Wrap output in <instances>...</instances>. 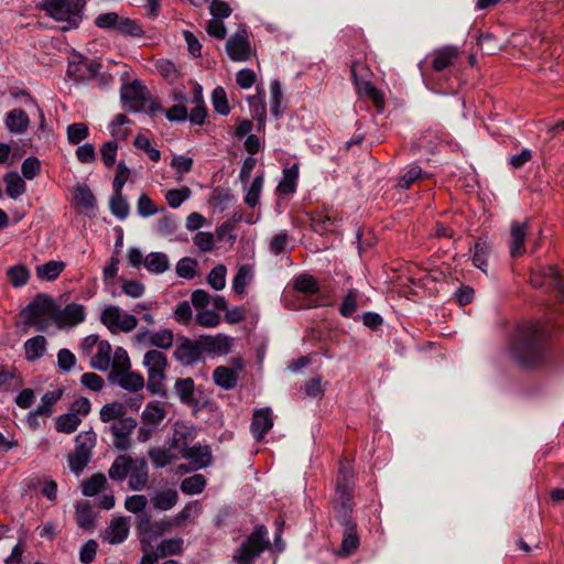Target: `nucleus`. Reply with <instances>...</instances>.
<instances>
[{"instance_id":"338daca9","label":"nucleus","mask_w":564,"mask_h":564,"mask_svg":"<svg viewBox=\"0 0 564 564\" xmlns=\"http://www.w3.org/2000/svg\"><path fill=\"white\" fill-rule=\"evenodd\" d=\"M117 31L122 34L139 37L143 34V30L137 21L129 18H120L117 26Z\"/></svg>"},{"instance_id":"f704fd0d","label":"nucleus","mask_w":564,"mask_h":564,"mask_svg":"<svg viewBox=\"0 0 564 564\" xmlns=\"http://www.w3.org/2000/svg\"><path fill=\"white\" fill-rule=\"evenodd\" d=\"M145 269L154 274H161L169 270L170 260L163 252H151L144 258Z\"/></svg>"},{"instance_id":"4be33fe9","label":"nucleus","mask_w":564,"mask_h":564,"mask_svg":"<svg viewBox=\"0 0 564 564\" xmlns=\"http://www.w3.org/2000/svg\"><path fill=\"white\" fill-rule=\"evenodd\" d=\"M112 348L109 341L100 340L96 354L91 357L90 367L99 371L111 368Z\"/></svg>"},{"instance_id":"39448f33","label":"nucleus","mask_w":564,"mask_h":564,"mask_svg":"<svg viewBox=\"0 0 564 564\" xmlns=\"http://www.w3.org/2000/svg\"><path fill=\"white\" fill-rule=\"evenodd\" d=\"M143 366L148 372L147 388L153 395L165 397L164 381L166 379L167 357L158 349L149 350L143 356Z\"/></svg>"},{"instance_id":"ea45409f","label":"nucleus","mask_w":564,"mask_h":564,"mask_svg":"<svg viewBox=\"0 0 564 564\" xmlns=\"http://www.w3.org/2000/svg\"><path fill=\"white\" fill-rule=\"evenodd\" d=\"M99 416L104 423L118 422L126 417V406L117 401L107 403L100 409Z\"/></svg>"},{"instance_id":"0eeeda50","label":"nucleus","mask_w":564,"mask_h":564,"mask_svg":"<svg viewBox=\"0 0 564 564\" xmlns=\"http://www.w3.org/2000/svg\"><path fill=\"white\" fill-rule=\"evenodd\" d=\"M226 52L234 62H247L251 58L253 50L246 26H239L227 40Z\"/></svg>"},{"instance_id":"79ce46f5","label":"nucleus","mask_w":564,"mask_h":564,"mask_svg":"<svg viewBox=\"0 0 564 564\" xmlns=\"http://www.w3.org/2000/svg\"><path fill=\"white\" fill-rule=\"evenodd\" d=\"M109 205L112 215L118 219L124 220L129 216L130 206L127 198L122 195V191H113Z\"/></svg>"},{"instance_id":"6ab92c4d","label":"nucleus","mask_w":564,"mask_h":564,"mask_svg":"<svg viewBox=\"0 0 564 564\" xmlns=\"http://www.w3.org/2000/svg\"><path fill=\"white\" fill-rule=\"evenodd\" d=\"M101 64L98 62L80 61L78 63H69L67 74L75 80L93 79L98 76Z\"/></svg>"},{"instance_id":"f8f14e48","label":"nucleus","mask_w":564,"mask_h":564,"mask_svg":"<svg viewBox=\"0 0 564 564\" xmlns=\"http://www.w3.org/2000/svg\"><path fill=\"white\" fill-rule=\"evenodd\" d=\"M129 532V519L127 517H117L113 518L109 525L100 533V538L102 541L115 545L124 542Z\"/></svg>"},{"instance_id":"7ed1b4c3","label":"nucleus","mask_w":564,"mask_h":564,"mask_svg":"<svg viewBox=\"0 0 564 564\" xmlns=\"http://www.w3.org/2000/svg\"><path fill=\"white\" fill-rule=\"evenodd\" d=\"M85 6V0H43L41 9L50 18L64 23L63 31H68L78 28Z\"/></svg>"},{"instance_id":"4d7b16f0","label":"nucleus","mask_w":564,"mask_h":564,"mask_svg":"<svg viewBox=\"0 0 564 564\" xmlns=\"http://www.w3.org/2000/svg\"><path fill=\"white\" fill-rule=\"evenodd\" d=\"M488 254L489 247L487 246L486 241H476L473 249V263L484 272L486 271Z\"/></svg>"},{"instance_id":"4468645a","label":"nucleus","mask_w":564,"mask_h":564,"mask_svg":"<svg viewBox=\"0 0 564 564\" xmlns=\"http://www.w3.org/2000/svg\"><path fill=\"white\" fill-rule=\"evenodd\" d=\"M128 477V486L133 491H141L148 486L149 467L144 458H133Z\"/></svg>"},{"instance_id":"774afa93","label":"nucleus","mask_w":564,"mask_h":564,"mask_svg":"<svg viewBox=\"0 0 564 564\" xmlns=\"http://www.w3.org/2000/svg\"><path fill=\"white\" fill-rule=\"evenodd\" d=\"M130 366L128 352L122 347H118L112 352L111 368H113L115 371H126L130 369Z\"/></svg>"},{"instance_id":"2f4dec72","label":"nucleus","mask_w":564,"mask_h":564,"mask_svg":"<svg viewBox=\"0 0 564 564\" xmlns=\"http://www.w3.org/2000/svg\"><path fill=\"white\" fill-rule=\"evenodd\" d=\"M97 444V435L93 430L84 431L75 437V448L77 453L85 454L93 458V452Z\"/></svg>"},{"instance_id":"cd10ccee","label":"nucleus","mask_w":564,"mask_h":564,"mask_svg":"<svg viewBox=\"0 0 564 564\" xmlns=\"http://www.w3.org/2000/svg\"><path fill=\"white\" fill-rule=\"evenodd\" d=\"M250 112L253 119L259 123V129L264 126L267 117V107L264 102V90L257 88V94L248 98Z\"/></svg>"},{"instance_id":"6e6552de","label":"nucleus","mask_w":564,"mask_h":564,"mask_svg":"<svg viewBox=\"0 0 564 564\" xmlns=\"http://www.w3.org/2000/svg\"><path fill=\"white\" fill-rule=\"evenodd\" d=\"M54 307L52 299L46 294H37L21 312L25 322L31 325H35L39 330L44 327L41 318L46 314L51 313V308Z\"/></svg>"},{"instance_id":"bf43d9fd","label":"nucleus","mask_w":564,"mask_h":564,"mask_svg":"<svg viewBox=\"0 0 564 564\" xmlns=\"http://www.w3.org/2000/svg\"><path fill=\"white\" fill-rule=\"evenodd\" d=\"M212 102L216 112L227 116L230 112L227 95L223 87L218 86L212 94Z\"/></svg>"},{"instance_id":"c9c22d12","label":"nucleus","mask_w":564,"mask_h":564,"mask_svg":"<svg viewBox=\"0 0 564 564\" xmlns=\"http://www.w3.org/2000/svg\"><path fill=\"white\" fill-rule=\"evenodd\" d=\"M25 358L29 361H34L44 356L46 351V338L37 335L28 339L24 343Z\"/></svg>"},{"instance_id":"49530a36","label":"nucleus","mask_w":564,"mask_h":564,"mask_svg":"<svg viewBox=\"0 0 564 564\" xmlns=\"http://www.w3.org/2000/svg\"><path fill=\"white\" fill-rule=\"evenodd\" d=\"M206 487V478L200 474H195L182 480L181 490L186 495L200 494Z\"/></svg>"},{"instance_id":"69168bd1","label":"nucleus","mask_w":564,"mask_h":564,"mask_svg":"<svg viewBox=\"0 0 564 564\" xmlns=\"http://www.w3.org/2000/svg\"><path fill=\"white\" fill-rule=\"evenodd\" d=\"M358 291L350 289L339 306V313L344 317H350L357 308Z\"/></svg>"},{"instance_id":"f03ea898","label":"nucleus","mask_w":564,"mask_h":564,"mask_svg":"<svg viewBox=\"0 0 564 564\" xmlns=\"http://www.w3.org/2000/svg\"><path fill=\"white\" fill-rule=\"evenodd\" d=\"M546 329L535 323L520 325L511 340V358L520 366L533 368L543 362L546 357Z\"/></svg>"},{"instance_id":"a18cd8bd","label":"nucleus","mask_w":564,"mask_h":564,"mask_svg":"<svg viewBox=\"0 0 564 564\" xmlns=\"http://www.w3.org/2000/svg\"><path fill=\"white\" fill-rule=\"evenodd\" d=\"M184 540L182 538L165 539L156 546L158 555L166 557L169 555H178L183 552Z\"/></svg>"},{"instance_id":"13d9d810","label":"nucleus","mask_w":564,"mask_h":564,"mask_svg":"<svg viewBox=\"0 0 564 564\" xmlns=\"http://www.w3.org/2000/svg\"><path fill=\"white\" fill-rule=\"evenodd\" d=\"M226 267L224 264H217L210 270L207 282L214 290L220 291L226 285Z\"/></svg>"},{"instance_id":"b1692460","label":"nucleus","mask_w":564,"mask_h":564,"mask_svg":"<svg viewBox=\"0 0 564 564\" xmlns=\"http://www.w3.org/2000/svg\"><path fill=\"white\" fill-rule=\"evenodd\" d=\"M165 408L160 402L152 401L145 405L141 419L143 424L156 429L165 419Z\"/></svg>"},{"instance_id":"58836bf2","label":"nucleus","mask_w":564,"mask_h":564,"mask_svg":"<svg viewBox=\"0 0 564 564\" xmlns=\"http://www.w3.org/2000/svg\"><path fill=\"white\" fill-rule=\"evenodd\" d=\"M76 522L84 530H93L96 513L88 502H80L76 506Z\"/></svg>"},{"instance_id":"aec40b11","label":"nucleus","mask_w":564,"mask_h":564,"mask_svg":"<svg viewBox=\"0 0 564 564\" xmlns=\"http://www.w3.org/2000/svg\"><path fill=\"white\" fill-rule=\"evenodd\" d=\"M4 124L11 133L23 134L30 126V119L24 110L14 108L7 112Z\"/></svg>"},{"instance_id":"1a4fd4ad","label":"nucleus","mask_w":564,"mask_h":564,"mask_svg":"<svg viewBox=\"0 0 564 564\" xmlns=\"http://www.w3.org/2000/svg\"><path fill=\"white\" fill-rule=\"evenodd\" d=\"M205 351V346L197 340L182 337L174 349V358L183 366H191L199 361Z\"/></svg>"},{"instance_id":"473e14b6","label":"nucleus","mask_w":564,"mask_h":564,"mask_svg":"<svg viewBox=\"0 0 564 564\" xmlns=\"http://www.w3.org/2000/svg\"><path fill=\"white\" fill-rule=\"evenodd\" d=\"M7 195L12 199H18L26 191L23 178L17 172H9L4 175Z\"/></svg>"},{"instance_id":"7c9ffc66","label":"nucleus","mask_w":564,"mask_h":564,"mask_svg":"<svg viewBox=\"0 0 564 564\" xmlns=\"http://www.w3.org/2000/svg\"><path fill=\"white\" fill-rule=\"evenodd\" d=\"M311 226L315 232L324 235L334 231L337 227V223L328 213L316 212L312 215Z\"/></svg>"},{"instance_id":"8fccbe9b","label":"nucleus","mask_w":564,"mask_h":564,"mask_svg":"<svg viewBox=\"0 0 564 564\" xmlns=\"http://www.w3.org/2000/svg\"><path fill=\"white\" fill-rule=\"evenodd\" d=\"M192 195V191L187 186L172 188L165 193V199L171 208H178Z\"/></svg>"},{"instance_id":"6e6d98bb","label":"nucleus","mask_w":564,"mask_h":564,"mask_svg":"<svg viewBox=\"0 0 564 564\" xmlns=\"http://www.w3.org/2000/svg\"><path fill=\"white\" fill-rule=\"evenodd\" d=\"M62 395H63L62 389L45 392L41 399V404L36 408L37 413H44L45 415H51L53 412L54 404L62 398Z\"/></svg>"},{"instance_id":"c03bdc74","label":"nucleus","mask_w":564,"mask_h":564,"mask_svg":"<svg viewBox=\"0 0 564 564\" xmlns=\"http://www.w3.org/2000/svg\"><path fill=\"white\" fill-rule=\"evenodd\" d=\"M82 423V417L76 416L75 413L61 414L55 419V430L58 433L72 434Z\"/></svg>"},{"instance_id":"3c124183","label":"nucleus","mask_w":564,"mask_h":564,"mask_svg":"<svg viewBox=\"0 0 564 564\" xmlns=\"http://www.w3.org/2000/svg\"><path fill=\"white\" fill-rule=\"evenodd\" d=\"M293 286L297 292L315 294L318 292V283L311 274H302L294 279Z\"/></svg>"},{"instance_id":"e2e57ef3","label":"nucleus","mask_w":564,"mask_h":564,"mask_svg":"<svg viewBox=\"0 0 564 564\" xmlns=\"http://www.w3.org/2000/svg\"><path fill=\"white\" fill-rule=\"evenodd\" d=\"M350 73L356 88L360 87L362 83H369L370 69L360 61L352 62Z\"/></svg>"},{"instance_id":"412c9836","label":"nucleus","mask_w":564,"mask_h":564,"mask_svg":"<svg viewBox=\"0 0 564 564\" xmlns=\"http://www.w3.org/2000/svg\"><path fill=\"white\" fill-rule=\"evenodd\" d=\"M432 67L435 72H442L449 67L458 57V48L453 45L443 46L433 52Z\"/></svg>"},{"instance_id":"864d4df0","label":"nucleus","mask_w":564,"mask_h":564,"mask_svg":"<svg viewBox=\"0 0 564 564\" xmlns=\"http://www.w3.org/2000/svg\"><path fill=\"white\" fill-rule=\"evenodd\" d=\"M194 161L189 156L174 155L171 161V166L175 171L176 180L181 182L185 174L189 173L193 169Z\"/></svg>"},{"instance_id":"9b49d317","label":"nucleus","mask_w":564,"mask_h":564,"mask_svg":"<svg viewBox=\"0 0 564 564\" xmlns=\"http://www.w3.org/2000/svg\"><path fill=\"white\" fill-rule=\"evenodd\" d=\"M137 421L131 416H126L118 422L111 423L110 433L113 436V446L119 451H127L131 446L130 434L137 427Z\"/></svg>"},{"instance_id":"dca6fc26","label":"nucleus","mask_w":564,"mask_h":564,"mask_svg":"<svg viewBox=\"0 0 564 564\" xmlns=\"http://www.w3.org/2000/svg\"><path fill=\"white\" fill-rule=\"evenodd\" d=\"M109 379L129 392H138L144 387L143 376L139 372H133L130 370L113 371L110 373Z\"/></svg>"},{"instance_id":"423d86ee","label":"nucleus","mask_w":564,"mask_h":564,"mask_svg":"<svg viewBox=\"0 0 564 564\" xmlns=\"http://www.w3.org/2000/svg\"><path fill=\"white\" fill-rule=\"evenodd\" d=\"M268 529L257 525L245 542L235 550L232 558L237 564H253L254 560L269 547Z\"/></svg>"},{"instance_id":"20e7f679","label":"nucleus","mask_w":564,"mask_h":564,"mask_svg":"<svg viewBox=\"0 0 564 564\" xmlns=\"http://www.w3.org/2000/svg\"><path fill=\"white\" fill-rule=\"evenodd\" d=\"M120 98L123 108L131 112H147L154 116L161 110L159 104L151 98L149 89L138 79L122 85Z\"/></svg>"},{"instance_id":"c756f323","label":"nucleus","mask_w":564,"mask_h":564,"mask_svg":"<svg viewBox=\"0 0 564 564\" xmlns=\"http://www.w3.org/2000/svg\"><path fill=\"white\" fill-rule=\"evenodd\" d=\"M429 176L430 174L423 171L420 165L413 163L409 165L406 171L399 177L395 186L400 189H409L415 182Z\"/></svg>"},{"instance_id":"393cba45","label":"nucleus","mask_w":564,"mask_h":564,"mask_svg":"<svg viewBox=\"0 0 564 564\" xmlns=\"http://www.w3.org/2000/svg\"><path fill=\"white\" fill-rule=\"evenodd\" d=\"M133 458L129 455H119L112 462L108 475L113 481H123L128 475L132 465Z\"/></svg>"},{"instance_id":"bb28decb","label":"nucleus","mask_w":564,"mask_h":564,"mask_svg":"<svg viewBox=\"0 0 564 564\" xmlns=\"http://www.w3.org/2000/svg\"><path fill=\"white\" fill-rule=\"evenodd\" d=\"M177 501L178 492L172 488L160 490L151 497L153 508L161 511L171 510Z\"/></svg>"},{"instance_id":"680f3d73","label":"nucleus","mask_w":564,"mask_h":564,"mask_svg":"<svg viewBox=\"0 0 564 564\" xmlns=\"http://www.w3.org/2000/svg\"><path fill=\"white\" fill-rule=\"evenodd\" d=\"M197 261L185 257L176 263V274L183 279H193L196 275Z\"/></svg>"},{"instance_id":"5fc2aeb1","label":"nucleus","mask_w":564,"mask_h":564,"mask_svg":"<svg viewBox=\"0 0 564 564\" xmlns=\"http://www.w3.org/2000/svg\"><path fill=\"white\" fill-rule=\"evenodd\" d=\"M67 140L70 144H79L88 138L89 129L84 122L72 123L67 127Z\"/></svg>"},{"instance_id":"2eb2a0df","label":"nucleus","mask_w":564,"mask_h":564,"mask_svg":"<svg viewBox=\"0 0 564 564\" xmlns=\"http://www.w3.org/2000/svg\"><path fill=\"white\" fill-rule=\"evenodd\" d=\"M180 457L187 459L193 466L194 470L203 469L209 466L213 462V455L209 445L189 446L188 449L183 452Z\"/></svg>"},{"instance_id":"9d476101","label":"nucleus","mask_w":564,"mask_h":564,"mask_svg":"<svg viewBox=\"0 0 564 564\" xmlns=\"http://www.w3.org/2000/svg\"><path fill=\"white\" fill-rule=\"evenodd\" d=\"M86 318L85 306L79 303H69L64 308H58L53 314V319L58 328H72L83 323Z\"/></svg>"},{"instance_id":"4c0bfd02","label":"nucleus","mask_w":564,"mask_h":564,"mask_svg":"<svg viewBox=\"0 0 564 564\" xmlns=\"http://www.w3.org/2000/svg\"><path fill=\"white\" fill-rule=\"evenodd\" d=\"M174 389L183 404L191 405L195 402V383L192 378L177 379L175 381Z\"/></svg>"},{"instance_id":"0e129e2a","label":"nucleus","mask_w":564,"mask_h":564,"mask_svg":"<svg viewBox=\"0 0 564 564\" xmlns=\"http://www.w3.org/2000/svg\"><path fill=\"white\" fill-rule=\"evenodd\" d=\"M122 314L123 313L120 307L115 305H108L102 310L100 321L111 333L113 332V327L118 318H120Z\"/></svg>"},{"instance_id":"37998d69","label":"nucleus","mask_w":564,"mask_h":564,"mask_svg":"<svg viewBox=\"0 0 564 564\" xmlns=\"http://www.w3.org/2000/svg\"><path fill=\"white\" fill-rule=\"evenodd\" d=\"M299 178L297 165H293L283 171V178L279 182L278 191L284 195L293 194L296 191Z\"/></svg>"},{"instance_id":"de8ad7c7","label":"nucleus","mask_w":564,"mask_h":564,"mask_svg":"<svg viewBox=\"0 0 564 564\" xmlns=\"http://www.w3.org/2000/svg\"><path fill=\"white\" fill-rule=\"evenodd\" d=\"M74 199L76 205L83 208H93L95 206L96 198L86 184H78L74 189Z\"/></svg>"},{"instance_id":"f257e3e1","label":"nucleus","mask_w":564,"mask_h":564,"mask_svg":"<svg viewBox=\"0 0 564 564\" xmlns=\"http://www.w3.org/2000/svg\"><path fill=\"white\" fill-rule=\"evenodd\" d=\"M354 487V468L349 460L343 459L339 462L334 497L335 518L344 528L341 545L335 554L343 558L352 555L360 545L357 524L351 518Z\"/></svg>"},{"instance_id":"a211bd4d","label":"nucleus","mask_w":564,"mask_h":564,"mask_svg":"<svg viewBox=\"0 0 564 564\" xmlns=\"http://www.w3.org/2000/svg\"><path fill=\"white\" fill-rule=\"evenodd\" d=\"M528 235L527 221H513L510 227V256L518 258L525 252L524 240Z\"/></svg>"},{"instance_id":"ddd939ff","label":"nucleus","mask_w":564,"mask_h":564,"mask_svg":"<svg viewBox=\"0 0 564 564\" xmlns=\"http://www.w3.org/2000/svg\"><path fill=\"white\" fill-rule=\"evenodd\" d=\"M196 436L195 429L186 425L183 422H176L173 429V436L169 441L170 446L181 456L183 452L188 449L189 443Z\"/></svg>"},{"instance_id":"052dcab7","label":"nucleus","mask_w":564,"mask_h":564,"mask_svg":"<svg viewBox=\"0 0 564 564\" xmlns=\"http://www.w3.org/2000/svg\"><path fill=\"white\" fill-rule=\"evenodd\" d=\"M263 187V176L259 175L253 178L251 182L246 195H245V203L249 207H254L259 203L260 193Z\"/></svg>"},{"instance_id":"72a5a7b5","label":"nucleus","mask_w":564,"mask_h":564,"mask_svg":"<svg viewBox=\"0 0 564 564\" xmlns=\"http://www.w3.org/2000/svg\"><path fill=\"white\" fill-rule=\"evenodd\" d=\"M6 273L9 279L10 284L14 289H20V288L26 285L31 278V272H30L29 268L22 263L9 267L6 271Z\"/></svg>"},{"instance_id":"f3484780","label":"nucleus","mask_w":564,"mask_h":564,"mask_svg":"<svg viewBox=\"0 0 564 564\" xmlns=\"http://www.w3.org/2000/svg\"><path fill=\"white\" fill-rule=\"evenodd\" d=\"M272 426L273 417L270 409L265 408L254 411L250 430L256 441H261Z\"/></svg>"},{"instance_id":"5701e85b","label":"nucleus","mask_w":564,"mask_h":564,"mask_svg":"<svg viewBox=\"0 0 564 564\" xmlns=\"http://www.w3.org/2000/svg\"><path fill=\"white\" fill-rule=\"evenodd\" d=\"M155 468H163L177 460L180 455L167 443V447H152L148 452Z\"/></svg>"},{"instance_id":"c85d7f7f","label":"nucleus","mask_w":564,"mask_h":564,"mask_svg":"<svg viewBox=\"0 0 564 564\" xmlns=\"http://www.w3.org/2000/svg\"><path fill=\"white\" fill-rule=\"evenodd\" d=\"M213 379L216 386L231 390L237 386L238 375L229 367L218 366L213 372Z\"/></svg>"},{"instance_id":"603ef678","label":"nucleus","mask_w":564,"mask_h":564,"mask_svg":"<svg viewBox=\"0 0 564 564\" xmlns=\"http://www.w3.org/2000/svg\"><path fill=\"white\" fill-rule=\"evenodd\" d=\"M90 460L91 457L75 451H72L67 455L68 468L76 476H79L84 471Z\"/></svg>"},{"instance_id":"e433bc0d","label":"nucleus","mask_w":564,"mask_h":564,"mask_svg":"<svg viewBox=\"0 0 564 564\" xmlns=\"http://www.w3.org/2000/svg\"><path fill=\"white\" fill-rule=\"evenodd\" d=\"M108 486V480L102 473H96L83 482L82 491L86 497H94Z\"/></svg>"},{"instance_id":"a878e982","label":"nucleus","mask_w":564,"mask_h":564,"mask_svg":"<svg viewBox=\"0 0 564 564\" xmlns=\"http://www.w3.org/2000/svg\"><path fill=\"white\" fill-rule=\"evenodd\" d=\"M66 264L61 260H50L35 268V273L41 281H55L64 271Z\"/></svg>"},{"instance_id":"09e8293b","label":"nucleus","mask_w":564,"mask_h":564,"mask_svg":"<svg viewBox=\"0 0 564 564\" xmlns=\"http://www.w3.org/2000/svg\"><path fill=\"white\" fill-rule=\"evenodd\" d=\"M358 93L362 96L371 99L379 112H381L384 108V97L381 90L375 87L370 82L362 83L360 87L357 88Z\"/></svg>"},{"instance_id":"a19ab883","label":"nucleus","mask_w":564,"mask_h":564,"mask_svg":"<svg viewBox=\"0 0 564 564\" xmlns=\"http://www.w3.org/2000/svg\"><path fill=\"white\" fill-rule=\"evenodd\" d=\"M253 269L250 264H242L238 268L236 275L232 279V290L242 295L247 285L252 281Z\"/></svg>"}]
</instances>
